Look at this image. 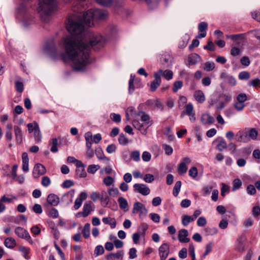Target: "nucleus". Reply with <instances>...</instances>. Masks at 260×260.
Masks as SVG:
<instances>
[{"mask_svg":"<svg viewBox=\"0 0 260 260\" xmlns=\"http://www.w3.org/2000/svg\"><path fill=\"white\" fill-rule=\"evenodd\" d=\"M134 191L140 193L143 196H147L150 193V190L148 187L144 184L136 183L133 186Z\"/></svg>","mask_w":260,"mask_h":260,"instance_id":"9","label":"nucleus"},{"mask_svg":"<svg viewBox=\"0 0 260 260\" xmlns=\"http://www.w3.org/2000/svg\"><path fill=\"white\" fill-rule=\"evenodd\" d=\"M114 182V179L110 176H107L103 179V184L107 186L112 185Z\"/></svg>","mask_w":260,"mask_h":260,"instance_id":"42","label":"nucleus"},{"mask_svg":"<svg viewBox=\"0 0 260 260\" xmlns=\"http://www.w3.org/2000/svg\"><path fill=\"white\" fill-rule=\"evenodd\" d=\"M188 232L187 230L181 229L179 231L178 239L180 242L188 243L190 241V239L187 238Z\"/></svg>","mask_w":260,"mask_h":260,"instance_id":"18","label":"nucleus"},{"mask_svg":"<svg viewBox=\"0 0 260 260\" xmlns=\"http://www.w3.org/2000/svg\"><path fill=\"white\" fill-rule=\"evenodd\" d=\"M131 157L135 161H139L140 160V153L139 151L136 150L132 151L131 153Z\"/></svg>","mask_w":260,"mask_h":260,"instance_id":"47","label":"nucleus"},{"mask_svg":"<svg viewBox=\"0 0 260 260\" xmlns=\"http://www.w3.org/2000/svg\"><path fill=\"white\" fill-rule=\"evenodd\" d=\"M242 185V182L239 179H235L233 182L232 190L236 191L239 189Z\"/></svg>","mask_w":260,"mask_h":260,"instance_id":"44","label":"nucleus"},{"mask_svg":"<svg viewBox=\"0 0 260 260\" xmlns=\"http://www.w3.org/2000/svg\"><path fill=\"white\" fill-rule=\"evenodd\" d=\"M83 236L85 238H88L90 235V224L86 223L83 228L82 231Z\"/></svg>","mask_w":260,"mask_h":260,"instance_id":"40","label":"nucleus"},{"mask_svg":"<svg viewBox=\"0 0 260 260\" xmlns=\"http://www.w3.org/2000/svg\"><path fill=\"white\" fill-rule=\"evenodd\" d=\"M189 253L191 257V260L196 259V254L194 251V247L193 244H190L188 248Z\"/></svg>","mask_w":260,"mask_h":260,"instance_id":"55","label":"nucleus"},{"mask_svg":"<svg viewBox=\"0 0 260 260\" xmlns=\"http://www.w3.org/2000/svg\"><path fill=\"white\" fill-rule=\"evenodd\" d=\"M87 198V194L85 192H82L79 197L76 199L74 207L75 210H78L81 207L83 201Z\"/></svg>","mask_w":260,"mask_h":260,"instance_id":"17","label":"nucleus"},{"mask_svg":"<svg viewBox=\"0 0 260 260\" xmlns=\"http://www.w3.org/2000/svg\"><path fill=\"white\" fill-rule=\"evenodd\" d=\"M79 7H74L73 13L67 18L66 27L71 35L64 37L61 43L65 52L59 51L53 40L46 43L44 50L53 59L71 62L74 70L83 71L90 62V47L99 49L105 43L101 35L86 30L84 23L91 26L94 22L106 20L109 13L106 10L99 9H89L83 13Z\"/></svg>","mask_w":260,"mask_h":260,"instance_id":"1","label":"nucleus"},{"mask_svg":"<svg viewBox=\"0 0 260 260\" xmlns=\"http://www.w3.org/2000/svg\"><path fill=\"white\" fill-rule=\"evenodd\" d=\"M22 170L24 172H28L29 170L28 161L29 159L28 157L27 153L23 152L22 154Z\"/></svg>","mask_w":260,"mask_h":260,"instance_id":"24","label":"nucleus"},{"mask_svg":"<svg viewBox=\"0 0 260 260\" xmlns=\"http://www.w3.org/2000/svg\"><path fill=\"white\" fill-rule=\"evenodd\" d=\"M227 147V144L224 140L222 138L220 139L219 143L217 145V148L218 150L220 151H222L224 149H226Z\"/></svg>","mask_w":260,"mask_h":260,"instance_id":"41","label":"nucleus"},{"mask_svg":"<svg viewBox=\"0 0 260 260\" xmlns=\"http://www.w3.org/2000/svg\"><path fill=\"white\" fill-rule=\"evenodd\" d=\"M4 244L7 248L12 249L16 245V242L14 238L9 237L5 239Z\"/></svg>","mask_w":260,"mask_h":260,"instance_id":"30","label":"nucleus"},{"mask_svg":"<svg viewBox=\"0 0 260 260\" xmlns=\"http://www.w3.org/2000/svg\"><path fill=\"white\" fill-rule=\"evenodd\" d=\"M190 220L189 218V215H184L182 217V224L186 226L188 225V224L190 222Z\"/></svg>","mask_w":260,"mask_h":260,"instance_id":"62","label":"nucleus"},{"mask_svg":"<svg viewBox=\"0 0 260 260\" xmlns=\"http://www.w3.org/2000/svg\"><path fill=\"white\" fill-rule=\"evenodd\" d=\"M152 123L149 115L142 111L138 112L136 118L133 121V126L140 131L143 135L147 134V129Z\"/></svg>","mask_w":260,"mask_h":260,"instance_id":"3","label":"nucleus"},{"mask_svg":"<svg viewBox=\"0 0 260 260\" xmlns=\"http://www.w3.org/2000/svg\"><path fill=\"white\" fill-rule=\"evenodd\" d=\"M110 117L116 123H119L121 121V116L119 114L112 113L110 114Z\"/></svg>","mask_w":260,"mask_h":260,"instance_id":"49","label":"nucleus"},{"mask_svg":"<svg viewBox=\"0 0 260 260\" xmlns=\"http://www.w3.org/2000/svg\"><path fill=\"white\" fill-rule=\"evenodd\" d=\"M144 208H145V206L140 202H136L134 204V207L133 209V213H136L138 212H139L141 211Z\"/></svg>","mask_w":260,"mask_h":260,"instance_id":"35","label":"nucleus"},{"mask_svg":"<svg viewBox=\"0 0 260 260\" xmlns=\"http://www.w3.org/2000/svg\"><path fill=\"white\" fill-rule=\"evenodd\" d=\"M41 183L43 186L47 187L51 184V180L48 177L44 176L42 177Z\"/></svg>","mask_w":260,"mask_h":260,"instance_id":"58","label":"nucleus"},{"mask_svg":"<svg viewBox=\"0 0 260 260\" xmlns=\"http://www.w3.org/2000/svg\"><path fill=\"white\" fill-rule=\"evenodd\" d=\"M188 173L190 177H191L193 179H195L197 177L198 174L197 168L195 167H191L189 169Z\"/></svg>","mask_w":260,"mask_h":260,"instance_id":"45","label":"nucleus"},{"mask_svg":"<svg viewBox=\"0 0 260 260\" xmlns=\"http://www.w3.org/2000/svg\"><path fill=\"white\" fill-rule=\"evenodd\" d=\"M188 65H194L201 61V57L198 54L191 53L188 56Z\"/></svg>","mask_w":260,"mask_h":260,"instance_id":"19","label":"nucleus"},{"mask_svg":"<svg viewBox=\"0 0 260 260\" xmlns=\"http://www.w3.org/2000/svg\"><path fill=\"white\" fill-rule=\"evenodd\" d=\"M221 78L226 81H234L235 80V79L233 76L228 75L226 73H222Z\"/></svg>","mask_w":260,"mask_h":260,"instance_id":"56","label":"nucleus"},{"mask_svg":"<svg viewBox=\"0 0 260 260\" xmlns=\"http://www.w3.org/2000/svg\"><path fill=\"white\" fill-rule=\"evenodd\" d=\"M109 195L113 197H116L119 194V191L117 188H110L108 189Z\"/></svg>","mask_w":260,"mask_h":260,"instance_id":"53","label":"nucleus"},{"mask_svg":"<svg viewBox=\"0 0 260 260\" xmlns=\"http://www.w3.org/2000/svg\"><path fill=\"white\" fill-rule=\"evenodd\" d=\"M148 228V226L146 223H142L139 226L137 233L140 234L141 236H144L145 235V232Z\"/></svg>","mask_w":260,"mask_h":260,"instance_id":"36","label":"nucleus"},{"mask_svg":"<svg viewBox=\"0 0 260 260\" xmlns=\"http://www.w3.org/2000/svg\"><path fill=\"white\" fill-rule=\"evenodd\" d=\"M145 104L151 109H155L157 108L161 111L163 110V106L160 100L157 98L148 100Z\"/></svg>","mask_w":260,"mask_h":260,"instance_id":"10","label":"nucleus"},{"mask_svg":"<svg viewBox=\"0 0 260 260\" xmlns=\"http://www.w3.org/2000/svg\"><path fill=\"white\" fill-rule=\"evenodd\" d=\"M92 211H93L92 209V203L90 201L86 202L83 205L82 211L78 212L77 214V216L78 217L81 216L84 217H87Z\"/></svg>","mask_w":260,"mask_h":260,"instance_id":"11","label":"nucleus"},{"mask_svg":"<svg viewBox=\"0 0 260 260\" xmlns=\"http://www.w3.org/2000/svg\"><path fill=\"white\" fill-rule=\"evenodd\" d=\"M181 186V182L180 181H177L175 184L173 191V194L175 197H177L178 195L180 190Z\"/></svg>","mask_w":260,"mask_h":260,"instance_id":"38","label":"nucleus"},{"mask_svg":"<svg viewBox=\"0 0 260 260\" xmlns=\"http://www.w3.org/2000/svg\"><path fill=\"white\" fill-rule=\"evenodd\" d=\"M208 28V24L205 22H202L198 25L199 34L197 38L199 39L203 38L206 36V30Z\"/></svg>","mask_w":260,"mask_h":260,"instance_id":"15","label":"nucleus"},{"mask_svg":"<svg viewBox=\"0 0 260 260\" xmlns=\"http://www.w3.org/2000/svg\"><path fill=\"white\" fill-rule=\"evenodd\" d=\"M190 162L191 159L187 157H184L183 160L180 162L177 168V172L180 175L182 176L187 172L188 169L187 165Z\"/></svg>","mask_w":260,"mask_h":260,"instance_id":"8","label":"nucleus"},{"mask_svg":"<svg viewBox=\"0 0 260 260\" xmlns=\"http://www.w3.org/2000/svg\"><path fill=\"white\" fill-rule=\"evenodd\" d=\"M207 223V220L204 217H200L197 220V225L199 226H203Z\"/></svg>","mask_w":260,"mask_h":260,"instance_id":"64","label":"nucleus"},{"mask_svg":"<svg viewBox=\"0 0 260 260\" xmlns=\"http://www.w3.org/2000/svg\"><path fill=\"white\" fill-rule=\"evenodd\" d=\"M196 100L200 103H203L205 100L204 94L201 90H197L194 94Z\"/></svg>","mask_w":260,"mask_h":260,"instance_id":"32","label":"nucleus"},{"mask_svg":"<svg viewBox=\"0 0 260 260\" xmlns=\"http://www.w3.org/2000/svg\"><path fill=\"white\" fill-rule=\"evenodd\" d=\"M47 202L51 206H56L59 202V199L56 194L51 193L48 196Z\"/></svg>","mask_w":260,"mask_h":260,"instance_id":"23","label":"nucleus"},{"mask_svg":"<svg viewBox=\"0 0 260 260\" xmlns=\"http://www.w3.org/2000/svg\"><path fill=\"white\" fill-rule=\"evenodd\" d=\"M151 154L147 151H144L142 155L143 160L146 162L149 161L151 159Z\"/></svg>","mask_w":260,"mask_h":260,"instance_id":"63","label":"nucleus"},{"mask_svg":"<svg viewBox=\"0 0 260 260\" xmlns=\"http://www.w3.org/2000/svg\"><path fill=\"white\" fill-rule=\"evenodd\" d=\"M46 173V169L44 166L40 164H38L34 167L33 170V176L37 178L40 176L43 175Z\"/></svg>","mask_w":260,"mask_h":260,"instance_id":"14","label":"nucleus"},{"mask_svg":"<svg viewBox=\"0 0 260 260\" xmlns=\"http://www.w3.org/2000/svg\"><path fill=\"white\" fill-rule=\"evenodd\" d=\"M18 250L19 251H20L21 253L22 256L25 259H29L30 258V256L29 255V253L30 252V249L29 247L20 245L18 247Z\"/></svg>","mask_w":260,"mask_h":260,"instance_id":"22","label":"nucleus"},{"mask_svg":"<svg viewBox=\"0 0 260 260\" xmlns=\"http://www.w3.org/2000/svg\"><path fill=\"white\" fill-rule=\"evenodd\" d=\"M14 134L17 142L21 144L23 141V135L21 129L18 125L14 126Z\"/></svg>","mask_w":260,"mask_h":260,"instance_id":"21","label":"nucleus"},{"mask_svg":"<svg viewBox=\"0 0 260 260\" xmlns=\"http://www.w3.org/2000/svg\"><path fill=\"white\" fill-rule=\"evenodd\" d=\"M123 253L122 251L116 253H111L106 256L107 260H122Z\"/></svg>","mask_w":260,"mask_h":260,"instance_id":"25","label":"nucleus"},{"mask_svg":"<svg viewBox=\"0 0 260 260\" xmlns=\"http://www.w3.org/2000/svg\"><path fill=\"white\" fill-rule=\"evenodd\" d=\"M249 77V73L247 72H241L239 74V78L241 80H247Z\"/></svg>","mask_w":260,"mask_h":260,"instance_id":"50","label":"nucleus"},{"mask_svg":"<svg viewBox=\"0 0 260 260\" xmlns=\"http://www.w3.org/2000/svg\"><path fill=\"white\" fill-rule=\"evenodd\" d=\"M17 19L21 25L27 27L34 23L33 17L27 13V6L24 3H22L17 9Z\"/></svg>","mask_w":260,"mask_h":260,"instance_id":"4","label":"nucleus"},{"mask_svg":"<svg viewBox=\"0 0 260 260\" xmlns=\"http://www.w3.org/2000/svg\"><path fill=\"white\" fill-rule=\"evenodd\" d=\"M48 215L50 217H52L53 218H55L58 217V212L57 209L53 208L50 210Z\"/></svg>","mask_w":260,"mask_h":260,"instance_id":"61","label":"nucleus"},{"mask_svg":"<svg viewBox=\"0 0 260 260\" xmlns=\"http://www.w3.org/2000/svg\"><path fill=\"white\" fill-rule=\"evenodd\" d=\"M17 200V198L14 196H12V195H8L7 196H3L1 200V202H6V203H11L14 200Z\"/></svg>","mask_w":260,"mask_h":260,"instance_id":"34","label":"nucleus"},{"mask_svg":"<svg viewBox=\"0 0 260 260\" xmlns=\"http://www.w3.org/2000/svg\"><path fill=\"white\" fill-rule=\"evenodd\" d=\"M50 144L52 145L50 151L52 152L55 153L58 151L57 145H58V140L56 138H53L51 139Z\"/></svg>","mask_w":260,"mask_h":260,"instance_id":"33","label":"nucleus"},{"mask_svg":"<svg viewBox=\"0 0 260 260\" xmlns=\"http://www.w3.org/2000/svg\"><path fill=\"white\" fill-rule=\"evenodd\" d=\"M15 234L20 238L25 239L30 244L33 243L30 236L27 230L20 226H17L15 229Z\"/></svg>","mask_w":260,"mask_h":260,"instance_id":"6","label":"nucleus"},{"mask_svg":"<svg viewBox=\"0 0 260 260\" xmlns=\"http://www.w3.org/2000/svg\"><path fill=\"white\" fill-rule=\"evenodd\" d=\"M185 110L186 114L188 115H190L191 114L194 113L193 112V105L191 103H189L187 104L185 106Z\"/></svg>","mask_w":260,"mask_h":260,"instance_id":"52","label":"nucleus"},{"mask_svg":"<svg viewBox=\"0 0 260 260\" xmlns=\"http://www.w3.org/2000/svg\"><path fill=\"white\" fill-rule=\"evenodd\" d=\"M118 142L122 145H125L128 142V140L126 138L123 134H121L118 138Z\"/></svg>","mask_w":260,"mask_h":260,"instance_id":"46","label":"nucleus"},{"mask_svg":"<svg viewBox=\"0 0 260 260\" xmlns=\"http://www.w3.org/2000/svg\"><path fill=\"white\" fill-rule=\"evenodd\" d=\"M201 120L203 124H208L213 123L214 121V119L209 114H204L202 115Z\"/></svg>","mask_w":260,"mask_h":260,"instance_id":"27","label":"nucleus"},{"mask_svg":"<svg viewBox=\"0 0 260 260\" xmlns=\"http://www.w3.org/2000/svg\"><path fill=\"white\" fill-rule=\"evenodd\" d=\"M245 247V238L244 236L239 237L236 242V249L239 252L244 251Z\"/></svg>","mask_w":260,"mask_h":260,"instance_id":"16","label":"nucleus"},{"mask_svg":"<svg viewBox=\"0 0 260 260\" xmlns=\"http://www.w3.org/2000/svg\"><path fill=\"white\" fill-rule=\"evenodd\" d=\"M103 222L106 224H109L112 229H114L116 225V221L114 218L104 217Z\"/></svg>","mask_w":260,"mask_h":260,"instance_id":"29","label":"nucleus"},{"mask_svg":"<svg viewBox=\"0 0 260 260\" xmlns=\"http://www.w3.org/2000/svg\"><path fill=\"white\" fill-rule=\"evenodd\" d=\"M95 153L99 160H103L105 162H108L109 159L105 156L104 152L101 147H98L95 150Z\"/></svg>","mask_w":260,"mask_h":260,"instance_id":"26","label":"nucleus"},{"mask_svg":"<svg viewBox=\"0 0 260 260\" xmlns=\"http://www.w3.org/2000/svg\"><path fill=\"white\" fill-rule=\"evenodd\" d=\"M154 76L156 81H160L161 77H163L166 80H170L173 77V72L168 70L165 71L159 70L158 72L154 73Z\"/></svg>","mask_w":260,"mask_h":260,"instance_id":"7","label":"nucleus"},{"mask_svg":"<svg viewBox=\"0 0 260 260\" xmlns=\"http://www.w3.org/2000/svg\"><path fill=\"white\" fill-rule=\"evenodd\" d=\"M121 1V4H120V7L122 6V3L125 0H120ZM96 3L103 7H109L110 6L113 2V0H95Z\"/></svg>","mask_w":260,"mask_h":260,"instance_id":"28","label":"nucleus"},{"mask_svg":"<svg viewBox=\"0 0 260 260\" xmlns=\"http://www.w3.org/2000/svg\"><path fill=\"white\" fill-rule=\"evenodd\" d=\"M118 203L121 209L125 211L128 210V202L125 198L119 197L118 199Z\"/></svg>","mask_w":260,"mask_h":260,"instance_id":"31","label":"nucleus"},{"mask_svg":"<svg viewBox=\"0 0 260 260\" xmlns=\"http://www.w3.org/2000/svg\"><path fill=\"white\" fill-rule=\"evenodd\" d=\"M76 174L79 177L84 178L87 175L84 168H77L76 169Z\"/></svg>","mask_w":260,"mask_h":260,"instance_id":"51","label":"nucleus"},{"mask_svg":"<svg viewBox=\"0 0 260 260\" xmlns=\"http://www.w3.org/2000/svg\"><path fill=\"white\" fill-rule=\"evenodd\" d=\"M104 252V249L102 245H98L96 246L94 250V254L96 256L101 255Z\"/></svg>","mask_w":260,"mask_h":260,"instance_id":"57","label":"nucleus"},{"mask_svg":"<svg viewBox=\"0 0 260 260\" xmlns=\"http://www.w3.org/2000/svg\"><path fill=\"white\" fill-rule=\"evenodd\" d=\"M149 217L155 223H158L160 221V216L157 213H150L149 214Z\"/></svg>","mask_w":260,"mask_h":260,"instance_id":"59","label":"nucleus"},{"mask_svg":"<svg viewBox=\"0 0 260 260\" xmlns=\"http://www.w3.org/2000/svg\"><path fill=\"white\" fill-rule=\"evenodd\" d=\"M159 255L160 259H166L170 252L169 245L167 243L162 244L158 249Z\"/></svg>","mask_w":260,"mask_h":260,"instance_id":"12","label":"nucleus"},{"mask_svg":"<svg viewBox=\"0 0 260 260\" xmlns=\"http://www.w3.org/2000/svg\"><path fill=\"white\" fill-rule=\"evenodd\" d=\"M245 38L244 34L232 35L231 39L233 41L242 40Z\"/></svg>","mask_w":260,"mask_h":260,"instance_id":"54","label":"nucleus"},{"mask_svg":"<svg viewBox=\"0 0 260 260\" xmlns=\"http://www.w3.org/2000/svg\"><path fill=\"white\" fill-rule=\"evenodd\" d=\"M247 100V96L245 93H240L237 97V101L240 103H244Z\"/></svg>","mask_w":260,"mask_h":260,"instance_id":"60","label":"nucleus"},{"mask_svg":"<svg viewBox=\"0 0 260 260\" xmlns=\"http://www.w3.org/2000/svg\"><path fill=\"white\" fill-rule=\"evenodd\" d=\"M140 82H129L128 91L129 93H132L136 88L140 87Z\"/></svg>","mask_w":260,"mask_h":260,"instance_id":"39","label":"nucleus"},{"mask_svg":"<svg viewBox=\"0 0 260 260\" xmlns=\"http://www.w3.org/2000/svg\"><path fill=\"white\" fill-rule=\"evenodd\" d=\"M215 68V63L213 62L207 61L205 63L204 69L207 71L213 70Z\"/></svg>","mask_w":260,"mask_h":260,"instance_id":"48","label":"nucleus"},{"mask_svg":"<svg viewBox=\"0 0 260 260\" xmlns=\"http://www.w3.org/2000/svg\"><path fill=\"white\" fill-rule=\"evenodd\" d=\"M249 140H255L257 136V132L255 128L247 129Z\"/></svg>","mask_w":260,"mask_h":260,"instance_id":"37","label":"nucleus"},{"mask_svg":"<svg viewBox=\"0 0 260 260\" xmlns=\"http://www.w3.org/2000/svg\"><path fill=\"white\" fill-rule=\"evenodd\" d=\"M237 141L240 142L249 141L247 129L240 131L236 134Z\"/></svg>","mask_w":260,"mask_h":260,"instance_id":"13","label":"nucleus"},{"mask_svg":"<svg viewBox=\"0 0 260 260\" xmlns=\"http://www.w3.org/2000/svg\"><path fill=\"white\" fill-rule=\"evenodd\" d=\"M56 8L55 0H40L37 12L41 21L46 23L49 22Z\"/></svg>","mask_w":260,"mask_h":260,"instance_id":"2","label":"nucleus"},{"mask_svg":"<svg viewBox=\"0 0 260 260\" xmlns=\"http://www.w3.org/2000/svg\"><path fill=\"white\" fill-rule=\"evenodd\" d=\"M29 133H34L35 139L36 142H41L42 135L38 124L36 122L29 123L27 124Z\"/></svg>","mask_w":260,"mask_h":260,"instance_id":"5","label":"nucleus"},{"mask_svg":"<svg viewBox=\"0 0 260 260\" xmlns=\"http://www.w3.org/2000/svg\"><path fill=\"white\" fill-rule=\"evenodd\" d=\"M100 167L98 165H90L88 167L87 172L93 174H94L99 169H100Z\"/></svg>","mask_w":260,"mask_h":260,"instance_id":"43","label":"nucleus"},{"mask_svg":"<svg viewBox=\"0 0 260 260\" xmlns=\"http://www.w3.org/2000/svg\"><path fill=\"white\" fill-rule=\"evenodd\" d=\"M100 199L102 205L104 207H106L110 201V198L106 191L104 190L101 191Z\"/></svg>","mask_w":260,"mask_h":260,"instance_id":"20","label":"nucleus"}]
</instances>
